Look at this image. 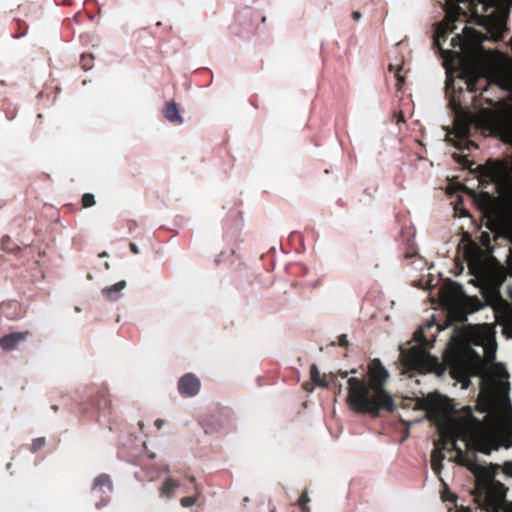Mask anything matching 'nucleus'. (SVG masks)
Masks as SVG:
<instances>
[{
    "mask_svg": "<svg viewBox=\"0 0 512 512\" xmlns=\"http://www.w3.org/2000/svg\"><path fill=\"white\" fill-rule=\"evenodd\" d=\"M461 360L460 359H456L455 360V363L452 364V369L453 370H456V366L459 364L458 362H460Z\"/></svg>",
    "mask_w": 512,
    "mask_h": 512,
    "instance_id": "36",
    "label": "nucleus"
},
{
    "mask_svg": "<svg viewBox=\"0 0 512 512\" xmlns=\"http://www.w3.org/2000/svg\"><path fill=\"white\" fill-rule=\"evenodd\" d=\"M339 375H340L342 378H346V377L348 376V372H347V371L339 372Z\"/></svg>",
    "mask_w": 512,
    "mask_h": 512,
    "instance_id": "38",
    "label": "nucleus"
},
{
    "mask_svg": "<svg viewBox=\"0 0 512 512\" xmlns=\"http://www.w3.org/2000/svg\"><path fill=\"white\" fill-rule=\"evenodd\" d=\"M154 424H155V426L157 427V429H161V428H162V426L164 425V420H162V419H157V420L155 421V423H154Z\"/></svg>",
    "mask_w": 512,
    "mask_h": 512,
    "instance_id": "34",
    "label": "nucleus"
},
{
    "mask_svg": "<svg viewBox=\"0 0 512 512\" xmlns=\"http://www.w3.org/2000/svg\"><path fill=\"white\" fill-rule=\"evenodd\" d=\"M271 512H276V508H275V507H274V508H272V509H271Z\"/></svg>",
    "mask_w": 512,
    "mask_h": 512,
    "instance_id": "46",
    "label": "nucleus"
},
{
    "mask_svg": "<svg viewBox=\"0 0 512 512\" xmlns=\"http://www.w3.org/2000/svg\"><path fill=\"white\" fill-rule=\"evenodd\" d=\"M504 334H505L508 338H512V325L506 326V327L504 328Z\"/></svg>",
    "mask_w": 512,
    "mask_h": 512,
    "instance_id": "30",
    "label": "nucleus"
},
{
    "mask_svg": "<svg viewBox=\"0 0 512 512\" xmlns=\"http://www.w3.org/2000/svg\"><path fill=\"white\" fill-rule=\"evenodd\" d=\"M399 121H404V117H403L402 113L399 114Z\"/></svg>",
    "mask_w": 512,
    "mask_h": 512,
    "instance_id": "42",
    "label": "nucleus"
},
{
    "mask_svg": "<svg viewBox=\"0 0 512 512\" xmlns=\"http://www.w3.org/2000/svg\"><path fill=\"white\" fill-rule=\"evenodd\" d=\"M90 405L99 412L108 411L111 400L107 388H99L95 393H91Z\"/></svg>",
    "mask_w": 512,
    "mask_h": 512,
    "instance_id": "9",
    "label": "nucleus"
},
{
    "mask_svg": "<svg viewBox=\"0 0 512 512\" xmlns=\"http://www.w3.org/2000/svg\"><path fill=\"white\" fill-rule=\"evenodd\" d=\"M481 80H482V78L479 75H472L471 77H469V79L467 80V88H468V90L471 91V92L478 91L479 90L478 83Z\"/></svg>",
    "mask_w": 512,
    "mask_h": 512,
    "instance_id": "19",
    "label": "nucleus"
},
{
    "mask_svg": "<svg viewBox=\"0 0 512 512\" xmlns=\"http://www.w3.org/2000/svg\"><path fill=\"white\" fill-rule=\"evenodd\" d=\"M459 130H460V131H459V133H460V134H462V135L466 136V135L468 134V132H469V123H468V122H467V123H465V124L463 125V127L459 128Z\"/></svg>",
    "mask_w": 512,
    "mask_h": 512,
    "instance_id": "29",
    "label": "nucleus"
},
{
    "mask_svg": "<svg viewBox=\"0 0 512 512\" xmlns=\"http://www.w3.org/2000/svg\"><path fill=\"white\" fill-rule=\"evenodd\" d=\"M402 68L398 67L396 69H394V66L393 65H389V71H395V77L397 79V86L398 88H401V86L404 84L405 82V79L402 75H400V71H401Z\"/></svg>",
    "mask_w": 512,
    "mask_h": 512,
    "instance_id": "25",
    "label": "nucleus"
},
{
    "mask_svg": "<svg viewBox=\"0 0 512 512\" xmlns=\"http://www.w3.org/2000/svg\"><path fill=\"white\" fill-rule=\"evenodd\" d=\"M481 175L495 182L506 181L511 177L512 166L507 160L489 159L484 165H479Z\"/></svg>",
    "mask_w": 512,
    "mask_h": 512,
    "instance_id": "6",
    "label": "nucleus"
},
{
    "mask_svg": "<svg viewBox=\"0 0 512 512\" xmlns=\"http://www.w3.org/2000/svg\"><path fill=\"white\" fill-rule=\"evenodd\" d=\"M483 34L473 27L464 26L461 34L451 39V46L457 48L458 57L473 58L482 49Z\"/></svg>",
    "mask_w": 512,
    "mask_h": 512,
    "instance_id": "5",
    "label": "nucleus"
},
{
    "mask_svg": "<svg viewBox=\"0 0 512 512\" xmlns=\"http://www.w3.org/2000/svg\"><path fill=\"white\" fill-rule=\"evenodd\" d=\"M465 148L470 150L471 148H477V145L473 141L467 140Z\"/></svg>",
    "mask_w": 512,
    "mask_h": 512,
    "instance_id": "32",
    "label": "nucleus"
},
{
    "mask_svg": "<svg viewBox=\"0 0 512 512\" xmlns=\"http://www.w3.org/2000/svg\"><path fill=\"white\" fill-rule=\"evenodd\" d=\"M188 480L190 481V483L193 484L194 487H195V484H198L196 481V478L194 476H189Z\"/></svg>",
    "mask_w": 512,
    "mask_h": 512,
    "instance_id": "35",
    "label": "nucleus"
},
{
    "mask_svg": "<svg viewBox=\"0 0 512 512\" xmlns=\"http://www.w3.org/2000/svg\"><path fill=\"white\" fill-rule=\"evenodd\" d=\"M164 117L175 124H181L183 122V118L180 115L179 109L175 101L166 102L163 108Z\"/></svg>",
    "mask_w": 512,
    "mask_h": 512,
    "instance_id": "12",
    "label": "nucleus"
},
{
    "mask_svg": "<svg viewBox=\"0 0 512 512\" xmlns=\"http://www.w3.org/2000/svg\"><path fill=\"white\" fill-rule=\"evenodd\" d=\"M106 486L109 489L112 488V482L107 474H101L94 480V488Z\"/></svg>",
    "mask_w": 512,
    "mask_h": 512,
    "instance_id": "18",
    "label": "nucleus"
},
{
    "mask_svg": "<svg viewBox=\"0 0 512 512\" xmlns=\"http://www.w3.org/2000/svg\"><path fill=\"white\" fill-rule=\"evenodd\" d=\"M125 287H126V282L124 280H122L112 286L102 289V294L109 300H117L119 298V293Z\"/></svg>",
    "mask_w": 512,
    "mask_h": 512,
    "instance_id": "13",
    "label": "nucleus"
},
{
    "mask_svg": "<svg viewBox=\"0 0 512 512\" xmlns=\"http://www.w3.org/2000/svg\"><path fill=\"white\" fill-rule=\"evenodd\" d=\"M490 8L493 9L492 14H494L496 12L495 7L487 3H483V10L485 13H487Z\"/></svg>",
    "mask_w": 512,
    "mask_h": 512,
    "instance_id": "31",
    "label": "nucleus"
},
{
    "mask_svg": "<svg viewBox=\"0 0 512 512\" xmlns=\"http://www.w3.org/2000/svg\"><path fill=\"white\" fill-rule=\"evenodd\" d=\"M45 443H46V441H45V438H43V437L34 439L31 444V451L32 452L39 451L40 449H42L45 446Z\"/></svg>",
    "mask_w": 512,
    "mask_h": 512,
    "instance_id": "23",
    "label": "nucleus"
},
{
    "mask_svg": "<svg viewBox=\"0 0 512 512\" xmlns=\"http://www.w3.org/2000/svg\"><path fill=\"white\" fill-rule=\"evenodd\" d=\"M99 256H100V257H105V256H107V253H106V252H103V253H101Z\"/></svg>",
    "mask_w": 512,
    "mask_h": 512,
    "instance_id": "43",
    "label": "nucleus"
},
{
    "mask_svg": "<svg viewBox=\"0 0 512 512\" xmlns=\"http://www.w3.org/2000/svg\"><path fill=\"white\" fill-rule=\"evenodd\" d=\"M442 450L451 451L447 448H443V444L441 442V435L439 434V440L436 443V448L431 453V468L436 474H440L442 470V462L444 460V455Z\"/></svg>",
    "mask_w": 512,
    "mask_h": 512,
    "instance_id": "11",
    "label": "nucleus"
},
{
    "mask_svg": "<svg viewBox=\"0 0 512 512\" xmlns=\"http://www.w3.org/2000/svg\"><path fill=\"white\" fill-rule=\"evenodd\" d=\"M250 501L248 497H244L243 499V505L246 506V504Z\"/></svg>",
    "mask_w": 512,
    "mask_h": 512,
    "instance_id": "39",
    "label": "nucleus"
},
{
    "mask_svg": "<svg viewBox=\"0 0 512 512\" xmlns=\"http://www.w3.org/2000/svg\"><path fill=\"white\" fill-rule=\"evenodd\" d=\"M200 388V379L193 373L184 374L178 381V391L184 397L196 396Z\"/></svg>",
    "mask_w": 512,
    "mask_h": 512,
    "instance_id": "8",
    "label": "nucleus"
},
{
    "mask_svg": "<svg viewBox=\"0 0 512 512\" xmlns=\"http://www.w3.org/2000/svg\"><path fill=\"white\" fill-rule=\"evenodd\" d=\"M129 248H130L132 253H134V254H138L139 253V249H138V247H137V245L135 243H130L129 244Z\"/></svg>",
    "mask_w": 512,
    "mask_h": 512,
    "instance_id": "33",
    "label": "nucleus"
},
{
    "mask_svg": "<svg viewBox=\"0 0 512 512\" xmlns=\"http://www.w3.org/2000/svg\"><path fill=\"white\" fill-rule=\"evenodd\" d=\"M310 377H311V380L317 386L327 388L328 385H329L328 382L325 379V376H321L320 375V372H319L318 367H317L316 364H312L311 367H310Z\"/></svg>",
    "mask_w": 512,
    "mask_h": 512,
    "instance_id": "16",
    "label": "nucleus"
},
{
    "mask_svg": "<svg viewBox=\"0 0 512 512\" xmlns=\"http://www.w3.org/2000/svg\"><path fill=\"white\" fill-rule=\"evenodd\" d=\"M481 242L484 245H488L490 243V235L487 232H483L481 234Z\"/></svg>",
    "mask_w": 512,
    "mask_h": 512,
    "instance_id": "28",
    "label": "nucleus"
},
{
    "mask_svg": "<svg viewBox=\"0 0 512 512\" xmlns=\"http://www.w3.org/2000/svg\"><path fill=\"white\" fill-rule=\"evenodd\" d=\"M468 0H445L446 15L442 22L437 24L433 39V45L437 48L443 57L451 56L454 52L442 48L441 41H445L447 37L454 33L457 29V21H465L466 12L462 10L459 3H465Z\"/></svg>",
    "mask_w": 512,
    "mask_h": 512,
    "instance_id": "4",
    "label": "nucleus"
},
{
    "mask_svg": "<svg viewBox=\"0 0 512 512\" xmlns=\"http://www.w3.org/2000/svg\"><path fill=\"white\" fill-rule=\"evenodd\" d=\"M82 206L84 208H89V207H92L94 204H95V198H94V195L93 194H90V193H85L83 196H82Z\"/></svg>",
    "mask_w": 512,
    "mask_h": 512,
    "instance_id": "22",
    "label": "nucleus"
},
{
    "mask_svg": "<svg viewBox=\"0 0 512 512\" xmlns=\"http://www.w3.org/2000/svg\"><path fill=\"white\" fill-rule=\"evenodd\" d=\"M454 158L464 167L472 169V165L474 164L472 161L468 159L467 156L454 154Z\"/></svg>",
    "mask_w": 512,
    "mask_h": 512,
    "instance_id": "24",
    "label": "nucleus"
},
{
    "mask_svg": "<svg viewBox=\"0 0 512 512\" xmlns=\"http://www.w3.org/2000/svg\"><path fill=\"white\" fill-rule=\"evenodd\" d=\"M139 426H140V429H142V428H143V426H144V424L140 422V423H139Z\"/></svg>",
    "mask_w": 512,
    "mask_h": 512,
    "instance_id": "45",
    "label": "nucleus"
},
{
    "mask_svg": "<svg viewBox=\"0 0 512 512\" xmlns=\"http://www.w3.org/2000/svg\"><path fill=\"white\" fill-rule=\"evenodd\" d=\"M179 487L178 481L168 478L160 487V496L171 498L174 496L175 490Z\"/></svg>",
    "mask_w": 512,
    "mask_h": 512,
    "instance_id": "14",
    "label": "nucleus"
},
{
    "mask_svg": "<svg viewBox=\"0 0 512 512\" xmlns=\"http://www.w3.org/2000/svg\"><path fill=\"white\" fill-rule=\"evenodd\" d=\"M29 335V331L6 334L0 338V347L5 351L14 350L21 342L25 341Z\"/></svg>",
    "mask_w": 512,
    "mask_h": 512,
    "instance_id": "10",
    "label": "nucleus"
},
{
    "mask_svg": "<svg viewBox=\"0 0 512 512\" xmlns=\"http://www.w3.org/2000/svg\"><path fill=\"white\" fill-rule=\"evenodd\" d=\"M494 225H495V223L491 222V223L488 224V228L493 230L494 229V227H493Z\"/></svg>",
    "mask_w": 512,
    "mask_h": 512,
    "instance_id": "41",
    "label": "nucleus"
},
{
    "mask_svg": "<svg viewBox=\"0 0 512 512\" xmlns=\"http://www.w3.org/2000/svg\"><path fill=\"white\" fill-rule=\"evenodd\" d=\"M388 372L380 360L374 359L369 365V381L351 377L348 379L347 404L357 414L379 416L381 410L392 412L395 403L384 386Z\"/></svg>",
    "mask_w": 512,
    "mask_h": 512,
    "instance_id": "2",
    "label": "nucleus"
},
{
    "mask_svg": "<svg viewBox=\"0 0 512 512\" xmlns=\"http://www.w3.org/2000/svg\"><path fill=\"white\" fill-rule=\"evenodd\" d=\"M93 59H94L93 56L90 54H82L81 59H80V64L85 71L92 68Z\"/></svg>",
    "mask_w": 512,
    "mask_h": 512,
    "instance_id": "21",
    "label": "nucleus"
},
{
    "mask_svg": "<svg viewBox=\"0 0 512 512\" xmlns=\"http://www.w3.org/2000/svg\"><path fill=\"white\" fill-rule=\"evenodd\" d=\"M503 473L508 477H512V461H507L504 463Z\"/></svg>",
    "mask_w": 512,
    "mask_h": 512,
    "instance_id": "26",
    "label": "nucleus"
},
{
    "mask_svg": "<svg viewBox=\"0 0 512 512\" xmlns=\"http://www.w3.org/2000/svg\"><path fill=\"white\" fill-rule=\"evenodd\" d=\"M465 512H470V510H466Z\"/></svg>",
    "mask_w": 512,
    "mask_h": 512,
    "instance_id": "47",
    "label": "nucleus"
},
{
    "mask_svg": "<svg viewBox=\"0 0 512 512\" xmlns=\"http://www.w3.org/2000/svg\"><path fill=\"white\" fill-rule=\"evenodd\" d=\"M361 16V14L359 12H353V18L354 19H359Z\"/></svg>",
    "mask_w": 512,
    "mask_h": 512,
    "instance_id": "37",
    "label": "nucleus"
},
{
    "mask_svg": "<svg viewBox=\"0 0 512 512\" xmlns=\"http://www.w3.org/2000/svg\"><path fill=\"white\" fill-rule=\"evenodd\" d=\"M330 377L332 378V380H334L336 376H335L334 374H332V373H331V374H330Z\"/></svg>",
    "mask_w": 512,
    "mask_h": 512,
    "instance_id": "44",
    "label": "nucleus"
},
{
    "mask_svg": "<svg viewBox=\"0 0 512 512\" xmlns=\"http://www.w3.org/2000/svg\"><path fill=\"white\" fill-rule=\"evenodd\" d=\"M310 502V497L308 496V491L304 490L299 499L296 502V505L300 508L301 512H311L308 503Z\"/></svg>",
    "mask_w": 512,
    "mask_h": 512,
    "instance_id": "17",
    "label": "nucleus"
},
{
    "mask_svg": "<svg viewBox=\"0 0 512 512\" xmlns=\"http://www.w3.org/2000/svg\"><path fill=\"white\" fill-rule=\"evenodd\" d=\"M1 248L6 252H14L15 244L9 236H4L1 240Z\"/></svg>",
    "mask_w": 512,
    "mask_h": 512,
    "instance_id": "20",
    "label": "nucleus"
},
{
    "mask_svg": "<svg viewBox=\"0 0 512 512\" xmlns=\"http://www.w3.org/2000/svg\"><path fill=\"white\" fill-rule=\"evenodd\" d=\"M491 123L503 141L512 144V112L493 116Z\"/></svg>",
    "mask_w": 512,
    "mask_h": 512,
    "instance_id": "7",
    "label": "nucleus"
},
{
    "mask_svg": "<svg viewBox=\"0 0 512 512\" xmlns=\"http://www.w3.org/2000/svg\"><path fill=\"white\" fill-rule=\"evenodd\" d=\"M338 340H339L338 341L339 346H341V347L348 346V340H347V336L345 334L340 335Z\"/></svg>",
    "mask_w": 512,
    "mask_h": 512,
    "instance_id": "27",
    "label": "nucleus"
},
{
    "mask_svg": "<svg viewBox=\"0 0 512 512\" xmlns=\"http://www.w3.org/2000/svg\"><path fill=\"white\" fill-rule=\"evenodd\" d=\"M202 494V487L200 484H195L194 494L192 496L183 497L180 499V504L184 508L193 506Z\"/></svg>",
    "mask_w": 512,
    "mask_h": 512,
    "instance_id": "15",
    "label": "nucleus"
},
{
    "mask_svg": "<svg viewBox=\"0 0 512 512\" xmlns=\"http://www.w3.org/2000/svg\"><path fill=\"white\" fill-rule=\"evenodd\" d=\"M411 404H413V409L425 411V418L435 424L438 434L441 435L443 448L455 450L457 464L472 471L477 468L474 460L470 459L457 446L459 439L465 442L467 449H473L486 455H489L494 449L492 440L485 433L484 423L474 416L470 406L462 407L459 416L450 417L445 414L436 394H429L416 400L409 399L408 405Z\"/></svg>",
    "mask_w": 512,
    "mask_h": 512,
    "instance_id": "1",
    "label": "nucleus"
},
{
    "mask_svg": "<svg viewBox=\"0 0 512 512\" xmlns=\"http://www.w3.org/2000/svg\"><path fill=\"white\" fill-rule=\"evenodd\" d=\"M414 340L416 344L408 349H401L400 357L403 365L410 370L416 371H431L438 365V359L432 357L427 349L430 346V341L426 338L422 329L414 333Z\"/></svg>",
    "mask_w": 512,
    "mask_h": 512,
    "instance_id": "3",
    "label": "nucleus"
},
{
    "mask_svg": "<svg viewBox=\"0 0 512 512\" xmlns=\"http://www.w3.org/2000/svg\"><path fill=\"white\" fill-rule=\"evenodd\" d=\"M51 409H52L54 412H57V411H58V406H57V405H52V406H51Z\"/></svg>",
    "mask_w": 512,
    "mask_h": 512,
    "instance_id": "40",
    "label": "nucleus"
}]
</instances>
